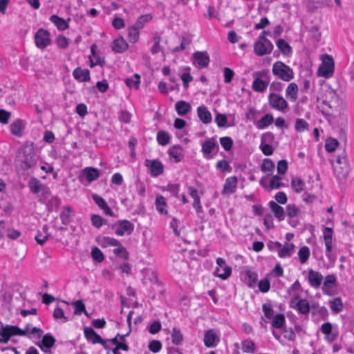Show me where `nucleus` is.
<instances>
[{
  "instance_id": "1",
  "label": "nucleus",
  "mask_w": 354,
  "mask_h": 354,
  "mask_svg": "<svg viewBox=\"0 0 354 354\" xmlns=\"http://www.w3.org/2000/svg\"><path fill=\"white\" fill-rule=\"evenodd\" d=\"M39 158L33 143H26L17 152L15 160L17 171L24 174L33 169L37 166Z\"/></svg>"
},
{
  "instance_id": "2",
  "label": "nucleus",
  "mask_w": 354,
  "mask_h": 354,
  "mask_svg": "<svg viewBox=\"0 0 354 354\" xmlns=\"http://www.w3.org/2000/svg\"><path fill=\"white\" fill-rule=\"evenodd\" d=\"M323 114L326 116L336 118L341 113V100L333 90L327 91L326 99L319 106Z\"/></svg>"
},
{
  "instance_id": "3",
  "label": "nucleus",
  "mask_w": 354,
  "mask_h": 354,
  "mask_svg": "<svg viewBox=\"0 0 354 354\" xmlns=\"http://www.w3.org/2000/svg\"><path fill=\"white\" fill-rule=\"evenodd\" d=\"M30 324H27L26 328L22 330L17 326L4 325L0 322V343H8L10 337L15 335L30 337Z\"/></svg>"
},
{
  "instance_id": "4",
  "label": "nucleus",
  "mask_w": 354,
  "mask_h": 354,
  "mask_svg": "<svg viewBox=\"0 0 354 354\" xmlns=\"http://www.w3.org/2000/svg\"><path fill=\"white\" fill-rule=\"evenodd\" d=\"M272 72L277 77L285 82H290L294 78L293 70L281 61L274 63Z\"/></svg>"
},
{
  "instance_id": "5",
  "label": "nucleus",
  "mask_w": 354,
  "mask_h": 354,
  "mask_svg": "<svg viewBox=\"0 0 354 354\" xmlns=\"http://www.w3.org/2000/svg\"><path fill=\"white\" fill-rule=\"evenodd\" d=\"M322 62L318 69V75L328 78L334 73V60L330 55L327 54L322 55Z\"/></svg>"
},
{
  "instance_id": "6",
  "label": "nucleus",
  "mask_w": 354,
  "mask_h": 354,
  "mask_svg": "<svg viewBox=\"0 0 354 354\" xmlns=\"http://www.w3.org/2000/svg\"><path fill=\"white\" fill-rule=\"evenodd\" d=\"M254 80L252 83V88L254 91L257 92L262 93L266 91V88L268 86L269 81L268 80H263L262 77H268V71H261L254 72L253 74Z\"/></svg>"
},
{
  "instance_id": "7",
  "label": "nucleus",
  "mask_w": 354,
  "mask_h": 354,
  "mask_svg": "<svg viewBox=\"0 0 354 354\" xmlns=\"http://www.w3.org/2000/svg\"><path fill=\"white\" fill-rule=\"evenodd\" d=\"M50 33L44 28H39L35 34V43L40 49H44L50 44Z\"/></svg>"
},
{
  "instance_id": "8",
  "label": "nucleus",
  "mask_w": 354,
  "mask_h": 354,
  "mask_svg": "<svg viewBox=\"0 0 354 354\" xmlns=\"http://www.w3.org/2000/svg\"><path fill=\"white\" fill-rule=\"evenodd\" d=\"M113 229L118 236L129 235L134 230V225L128 220H122L114 224Z\"/></svg>"
},
{
  "instance_id": "9",
  "label": "nucleus",
  "mask_w": 354,
  "mask_h": 354,
  "mask_svg": "<svg viewBox=\"0 0 354 354\" xmlns=\"http://www.w3.org/2000/svg\"><path fill=\"white\" fill-rule=\"evenodd\" d=\"M268 102L272 108L285 112L288 104L287 101L281 96L274 93H270L268 95Z\"/></svg>"
},
{
  "instance_id": "10",
  "label": "nucleus",
  "mask_w": 354,
  "mask_h": 354,
  "mask_svg": "<svg viewBox=\"0 0 354 354\" xmlns=\"http://www.w3.org/2000/svg\"><path fill=\"white\" fill-rule=\"evenodd\" d=\"M216 263L218 267L216 268L214 274L222 279H227L232 274L231 267L228 266L225 259L221 257L216 259Z\"/></svg>"
},
{
  "instance_id": "11",
  "label": "nucleus",
  "mask_w": 354,
  "mask_h": 354,
  "mask_svg": "<svg viewBox=\"0 0 354 354\" xmlns=\"http://www.w3.org/2000/svg\"><path fill=\"white\" fill-rule=\"evenodd\" d=\"M193 64L199 68H206L210 62L206 51H196L193 54Z\"/></svg>"
},
{
  "instance_id": "12",
  "label": "nucleus",
  "mask_w": 354,
  "mask_h": 354,
  "mask_svg": "<svg viewBox=\"0 0 354 354\" xmlns=\"http://www.w3.org/2000/svg\"><path fill=\"white\" fill-rule=\"evenodd\" d=\"M145 165L150 169L151 175L154 177L162 174L164 171L163 165L158 160H146Z\"/></svg>"
},
{
  "instance_id": "13",
  "label": "nucleus",
  "mask_w": 354,
  "mask_h": 354,
  "mask_svg": "<svg viewBox=\"0 0 354 354\" xmlns=\"http://www.w3.org/2000/svg\"><path fill=\"white\" fill-rule=\"evenodd\" d=\"M324 239L326 245V255L328 259H330L332 252V241L333 236V230L331 227H325L323 231Z\"/></svg>"
},
{
  "instance_id": "14",
  "label": "nucleus",
  "mask_w": 354,
  "mask_h": 354,
  "mask_svg": "<svg viewBox=\"0 0 354 354\" xmlns=\"http://www.w3.org/2000/svg\"><path fill=\"white\" fill-rule=\"evenodd\" d=\"M308 281L310 286L314 288H318L323 281L322 274L313 269L308 270Z\"/></svg>"
},
{
  "instance_id": "15",
  "label": "nucleus",
  "mask_w": 354,
  "mask_h": 354,
  "mask_svg": "<svg viewBox=\"0 0 354 354\" xmlns=\"http://www.w3.org/2000/svg\"><path fill=\"white\" fill-rule=\"evenodd\" d=\"M238 179L236 176H231L226 178L222 194H232L236 190Z\"/></svg>"
},
{
  "instance_id": "16",
  "label": "nucleus",
  "mask_w": 354,
  "mask_h": 354,
  "mask_svg": "<svg viewBox=\"0 0 354 354\" xmlns=\"http://www.w3.org/2000/svg\"><path fill=\"white\" fill-rule=\"evenodd\" d=\"M97 46L93 44L91 46V55L89 56L90 66L94 67L97 65L102 66L105 64V60L103 57H101L96 51Z\"/></svg>"
},
{
  "instance_id": "17",
  "label": "nucleus",
  "mask_w": 354,
  "mask_h": 354,
  "mask_svg": "<svg viewBox=\"0 0 354 354\" xmlns=\"http://www.w3.org/2000/svg\"><path fill=\"white\" fill-rule=\"evenodd\" d=\"M55 342V339L50 334H46L41 342L37 344V346L45 353H48L50 348L53 346Z\"/></svg>"
},
{
  "instance_id": "18",
  "label": "nucleus",
  "mask_w": 354,
  "mask_h": 354,
  "mask_svg": "<svg viewBox=\"0 0 354 354\" xmlns=\"http://www.w3.org/2000/svg\"><path fill=\"white\" fill-rule=\"evenodd\" d=\"M84 333L86 339L91 341L93 344L104 342V339L91 327H86Z\"/></svg>"
},
{
  "instance_id": "19",
  "label": "nucleus",
  "mask_w": 354,
  "mask_h": 354,
  "mask_svg": "<svg viewBox=\"0 0 354 354\" xmlns=\"http://www.w3.org/2000/svg\"><path fill=\"white\" fill-rule=\"evenodd\" d=\"M204 344L207 347H214L216 346V343L219 342V338L217 337L216 334L214 332L213 330L210 329L205 332L204 335Z\"/></svg>"
},
{
  "instance_id": "20",
  "label": "nucleus",
  "mask_w": 354,
  "mask_h": 354,
  "mask_svg": "<svg viewBox=\"0 0 354 354\" xmlns=\"http://www.w3.org/2000/svg\"><path fill=\"white\" fill-rule=\"evenodd\" d=\"M129 45L122 37L115 39L111 45L112 50L118 53H122L127 50Z\"/></svg>"
},
{
  "instance_id": "21",
  "label": "nucleus",
  "mask_w": 354,
  "mask_h": 354,
  "mask_svg": "<svg viewBox=\"0 0 354 354\" xmlns=\"http://www.w3.org/2000/svg\"><path fill=\"white\" fill-rule=\"evenodd\" d=\"M82 176H84L88 183H91L99 178L100 171L96 168L88 167L82 171Z\"/></svg>"
},
{
  "instance_id": "22",
  "label": "nucleus",
  "mask_w": 354,
  "mask_h": 354,
  "mask_svg": "<svg viewBox=\"0 0 354 354\" xmlns=\"http://www.w3.org/2000/svg\"><path fill=\"white\" fill-rule=\"evenodd\" d=\"M183 148L180 145H174L168 150L169 157L174 160L175 162H179L183 159L184 155Z\"/></svg>"
},
{
  "instance_id": "23",
  "label": "nucleus",
  "mask_w": 354,
  "mask_h": 354,
  "mask_svg": "<svg viewBox=\"0 0 354 354\" xmlns=\"http://www.w3.org/2000/svg\"><path fill=\"white\" fill-rule=\"evenodd\" d=\"M73 77L79 82H88L91 79L90 71L88 69L76 68L73 72Z\"/></svg>"
},
{
  "instance_id": "24",
  "label": "nucleus",
  "mask_w": 354,
  "mask_h": 354,
  "mask_svg": "<svg viewBox=\"0 0 354 354\" xmlns=\"http://www.w3.org/2000/svg\"><path fill=\"white\" fill-rule=\"evenodd\" d=\"M188 189L189 191V195L194 200V208L196 209L197 213L202 212L203 209L201 204V198L198 194L197 189L194 188L193 187H189Z\"/></svg>"
},
{
  "instance_id": "25",
  "label": "nucleus",
  "mask_w": 354,
  "mask_h": 354,
  "mask_svg": "<svg viewBox=\"0 0 354 354\" xmlns=\"http://www.w3.org/2000/svg\"><path fill=\"white\" fill-rule=\"evenodd\" d=\"M97 243L102 248H107L109 246H116L120 245V241L114 238L109 236H98L97 238Z\"/></svg>"
},
{
  "instance_id": "26",
  "label": "nucleus",
  "mask_w": 354,
  "mask_h": 354,
  "mask_svg": "<svg viewBox=\"0 0 354 354\" xmlns=\"http://www.w3.org/2000/svg\"><path fill=\"white\" fill-rule=\"evenodd\" d=\"M197 113L203 123L209 124L212 122V114L205 106H198Z\"/></svg>"
},
{
  "instance_id": "27",
  "label": "nucleus",
  "mask_w": 354,
  "mask_h": 354,
  "mask_svg": "<svg viewBox=\"0 0 354 354\" xmlns=\"http://www.w3.org/2000/svg\"><path fill=\"white\" fill-rule=\"evenodd\" d=\"M191 105L187 102L179 100L175 104V109L178 115H185L191 111Z\"/></svg>"
},
{
  "instance_id": "28",
  "label": "nucleus",
  "mask_w": 354,
  "mask_h": 354,
  "mask_svg": "<svg viewBox=\"0 0 354 354\" xmlns=\"http://www.w3.org/2000/svg\"><path fill=\"white\" fill-rule=\"evenodd\" d=\"M70 20L71 19L68 18V20L66 21L56 15H53L50 17V21L53 23L59 30H65L67 29L69 26L68 21Z\"/></svg>"
},
{
  "instance_id": "29",
  "label": "nucleus",
  "mask_w": 354,
  "mask_h": 354,
  "mask_svg": "<svg viewBox=\"0 0 354 354\" xmlns=\"http://www.w3.org/2000/svg\"><path fill=\"white\" fill-rule=\"evenodd\" d=\"M269 207L273 212L274 216L277 218L279 221H282L284 219L285 212L281 206L278 205L274 201H270Z\"/></svg>"
},
{
  "instance_id": "30",
  "label": "nucleus",
  "mask_w": 354,
  "mask_h": 354,
  "mask_svg": "<svg viewBox=\"0 0 354 354\" xmlns=\"http://www.w3.org/2000/svg\"><path fill=\"white\" fill-rule=\"evenodd\" d=\"M297 84L295 82L289 84L286 91V96L288 98H289L292 102H295L297 99Z\"/></svg>"
},
{
  "instance_id": "31",
  "label": "nucleus",
  "mask_w": 354,
  "mask_h": 354,
  "mask_svg": "<svg viewBox=\"0 0 354 354\" xmlns=\"http://www.w3.org/2000/svg\"><path fill=\"white\" fill-rule=\"evenodd\" d=\"M24 129V124L23 121L20 119L16 120L10 124L12 133L17 137L21 136Z\"/></svg>"
},
{
  "instance_id": "32",
  "label": "nucleus",
  "mask_w": 354,
  "mask_h": 354,
  "mask_svg": "<svg viewBox=\"0 0 354 354\" xmlns=\"http://www.w3.org/2000/svg\"><path fill=\"white\" fill-rule=\"evenodd\" d=\"M273 122V115L271 113H266L257 122L256 126L259 129H263L270 125Z\"/></svg>"
},
{
  "instance_id": "33",
  "label": "nucleus",
  "mask_w": 354,
  "mask_h": 354,
  "mask_svg": "<svg viewBox=\"0 0 354 354\" xmlns=\"http://www.w3.org/2000/svg\"><path fill=\"white\" fill-rule=\"evenodd\" d=\"M295 245L293 243H286L283 248L279 250L278 255L280 258L290 257L294 252Z\"/></svg>"
},
{
  "instance_id": "34",
  "label": "nucleus",
  "mask_w": 354,
  "mask_h": 354,
  "mask_svg": "<svg viewBox=\"0 0 354 354\" xmlns=\"http://www.w3.org/2000/svg\"><path fill=\"white\" fill-rule=\"evenodd\" d=\"M48 226L44 225L42 231H39L37 234L35 236V241L39 245H43L50 236V234L48 233Z\"/></svg>"
},
{
  "instance_id": "35",
  "label": "nucleus",
  "mask_w": 354,
  "mask_h": 354,
  "mask_svg": "<svg viewBox=\"0 0 354 354\" xmlns=\"http://www.w3.org/2000/svg\"><path fill=\"white\" fill-rule=\"evenodd\" d=\"M72 305L74 306V314L75 315H81L82 313H84L87 317H89L86 310V306L83 303L82 300H77L73 302Z\"/></svg>"
},
{
  "instance_id": "36",
  "label": "nucleus",
  "mask_w": 354,
  "mask_h": 354,
  "mask_svg": "<svg viewBox=\"0 0 354 354\" xmlns=\"http://www.w3.org/2000/svg\"><path fill=\"white\" fill-rule=\"evenodd\" d=\"M274 168V164L272 160L266 158L263 160V162L261 165V170L265 173H268L266 176L272 175Z\"/></svg>"
},
{
  "instance_id": "37",
  "label": "nucleus",
  "mask_w": 354,
  "mask_h": 354,
  "mask_svg": "<svg viewBox=\"0 0 354 354\" xmlns=\"http://www.w3.org/2000/svg\"><path fill=\"white\" fill-rule=\"evenodd\" d=\"M295 308H297L300 313L306 315L309 313L310 306L309 303L306 299H299L295 306H293Z\"/></svg>"
},
{
  "instance_id": "38",
  "label": "nucleus",
  "mask_w": 354,
  "mask_h": 354,
  "mask_svg": "<svg viewBox=\"0 0 354 354\" xmlns=\"http://www.w3.org/2000/svg\"><path fill=\"white\" fill-rule=\"evenodd\" d=\"M156 209L158 210V212L159 213L162 214H167V210L165 208L167 206V203H166V201H165V198L164 196L160 195L156 197Z\"/></svg>"
},
{
  "instance_id": "39",
  "label": "nucleus",
  "mask_w": 354,
  "mask_h": 354,
  "mask_svg": "<svg viewBox=\"0 0 354 354\" xmlns=\"http://www.w3.org/2000/svg\"><path fill=\"white\" fill-rule=\"evenodd\" d=\"M241 348L244 353H254L256 349L254 342L251 339H245L241 342Z\"/></svg>"
},
{
  "instance_id": "40",
  "label": "nucleus",
  "mask_w": 354,
  "mask_h": 354,
  "mask_svg": "<svg viewBox=\"0 0 354 354\" xmlns=\"http://www.w3.org/2000/svg\"><path fill=\"white\" fill-rule=\"evenodd\" d=\"M329 306L335 313H340L343 309V304L340 297H336L329 301Z\"/></svg>"
},
{
  "instance_id": "41",
  "label": "nucleus",
  "mask_w": 354,
  "mask_h": 354,
  "mask_svg": "<svg viewBox=\"0 0 354 354\" xmlns=\"http://www.w3.org/2000/svg\"><path fill=\"white\" fill-rule=\"evenodd\" d=\"M151 19L152 16L150 14L141 15L138 18L136 22L133 25V26L140 30L145 26L146 23L150 21Z\"/></svg>"
},
{
  "instance_id": "42",
  "label": "nucleus",
  "mask_w": 354,
  "mask_h": 354,
  "mask_svg": "<svg viewBox=\"0 0 354 354\" xmlns=\"http://www.w3.org/2000/svg\"><path fill=\"white\" fill-rule=\"evenodd\" d=\"M216 146V143L213 139H207L202 145V152L205 155L209 154L213 151Z\"/></svg>"
},
{
  "instance_id": "43",
  "label": "nucleus",
  "mask_w": 354,
  "mask_h": 354,
  "mask_svg": "<svg viewBox=\"0 0 354 354\" xmlns=\"http://www.w3.org/2000/svg\"><path fill=\"white\" fill-rule=\"evenodd\" d=\"M156 138L159 145L165 146L170 142L171 137L167 132L165 131H160L157 133Z\"/></svg>"
},
{
  "instance_id": "44",
  "label": "nucleus",
  "mask_w": 354,
  "mask_h": 354,
  "mask_svg": "<svg viewBox=\"0 0 354 354\" xmlns=\"http://www.w3.org/2000/svg\"><path fill=\"white\" fill-rule=\"evenodd\" d=\"M171 342L174 345H179L183 340V336L180 329L174 328L171 334Z\"/></svg>"
},
{
  "instance_id": "45",
  "label": "nucleus",
  "mask_w": 354,
  "mask_h": 354,
  "mask_svg": "<svg viewBox=\"0 0 354 354\" xmlns=\"http://www.w3.org/2000/svg\"><path fill=\"white\" fill-rule=\"evenodd\" d=\"M73 210L70 207H64L63 211L60 214V218L62 224L66 225L71 221V217L72 215Z\"/></svg>"
},
{
  "instance_id": "46",
  "label": "nucleus",
  "mask_w": 354,
  "mask_h": 354,
  "mask_svg": "<svg viewBox=\"0 0 354 354\" xmlns=\"http://www.w3.org/2000/svg\"><path fill=\"white\" fill-rule=\"evenodd\" d=\"M140 30L133 26L128 28V39L131 43H136L139 39Z\"/></svg>"
},
{
  "instance_id": "47",
  "label": "nucleus",
  "mask_w": 354,
  "mask_h": 354,
  "mask_svg": "<svg viewBox=\"0 0 354 354\" xmlns=\"http://www.w3.org/2000/svg\"><path fill=\"white\" fill-rule=\"evenodd\" d=\"M254 51L259 56H263L269 54L268 50L265 47L262 41H257L254 45Z\"/></svg>"
},
{
  "instance_id": "48",
  "label": "nucleus",
  "mask_w": 354,
  "mask_h": 354,
  "mask_svg": "<svg viewBox=\"0 0 354 354\" xmlns=\"http://www.w3.org/2000/svg\"><path fill=\"white\" fill-rule=\"evenodd\" d=\"M246 276V283L248 287L252 288L254 287L257 281V274L254 272H252L250 270H248L245 272Z\"/></svg>"
},
{
  "instance_id": "49",
  "label": "nucleus",
  "mask_w": 354,
  "mask_h": 354,
  "mask_svg": "<svg viewBox=\"0 0 354 354\" xmlns=\"http://www.w3.org/2000/svg\"><path fill=\"white\" fill-rule=\"evenodd\" d=\"M277 46L283 55H289L292 52L290 46L283 39L277 41Z\"/></svg>"
},
{
  "instance_id": "50",
  "label": "nucleus",
  "mask_w": 354,
  "mask_h": 354,
  "mask_svg": "<svg viewBox=\"0 0 354 354\" xmlns=\"http://www.w3.org/2000/svg\"><path fill=\"white\" fill-rule=\"evenodd\" d=\"M286 322L285 316L283 314L276 315L272 322V326L275 328H281Z\"/></svg>"
},
{
  "instance_id": "51",
  "label": "nucleus",
  "mask_w": 354,
  "mask_h": 354,
  "mask_svg": "<svg viewBox=\"0 0 354 354\" xmlns=\"http://www.w3.org/2000/svg\"><path fill=\"white\" fill-rule=\"evenodd\" d=\"M28 186L32 193L37 194L41 191V183L37 178H32L30 180Z\"/></svg>"
},
{
  "instance_id": "52",
  "label": "nucleus",
  "mask_w": 354,
  "mask_h": 354,
  "mask_svg": "<svg viewBox=\"0 0 354 354\" xmlns=\"http://www.w3.org/2000/svg\"><path fill=\"white\" fill-rule=\"evenodd\" d=\"M291 186L295 192L299 193L304 190L305 183L300 178H295L291 180Z\"/></svg>"
},
{
  "instance_id": "53",
  "label": "nucleus",
  "mask_w": 354,
  "mask_h": 354,
  "mask_svg": "<svg viewBox=\"0 0 354 354\" xmlns=\"http://www.w3.org/2000/svg\"><path fill=\"white\" fill-rule=\"evenodd\" d=\"M298 256L300 263L302 264L305 263L310 257L309 248L307 246L301 247L298 252Z\"/></svg>"
},
{
  "instance_id": "54",
  "label": "nucleus",
  "mask_w": 354,
  "mask_h": 354,
  "mask_svg": "<svg viewBox=\"0 0 354 354\" xmlns=\"http://www.w3.org/2000/svg\"><path fill=\"white\" fill-rule=\"evenodd\" d=\"M117 247L113 250V253L123 259H127L129 258V252L127 250V249L122 245V243L120 242V245H116Z\"/></svg>"
},
{
  "instance_id": "55",
  "label": "nucleus",
  "mask_w": 354,
  "mask_h": 354,
  "mask_svg": "<svg viewBox=\"0 0 354 354\" xmlns=\"http://www.w3.org/2000/svg\"><path fill=\"white\" fill-rule=\"evenodd\" d=\"M281 180H282V178L279 176H278V175L273 176L270 180V183H269L270 189H271V190H272V189H279L280 187H281L283 186V183H282Z\"/></svg>"
},
{
  "instance_id": "56",
  "label": "nucleus",
  "mask_w": 354,
  "mask_h": 354,
  "mask_svg": "<svg viewBox=\"0 0 354 354\" xmlns=\"http://www.w3.org/2000/svg\"><path fill=\"white\" fill-rule=\"evenodd\" d=\"M140 82V77L138 74H135L133 77L127 78L125 80L126 84L130 88L135 87L136 88H138Z\"/></svg>"
},
{
  "instance_id": "57",
  "label": "nucleus",
  "mask_w": 354,
  "mask_h": 354,
  "mask_svg": "<svg viewBox=\"0 0 354 354\" xmlns=\"http://www.w3.org/2000/svg\"><path fill=\"white\" fill-rule=\"evenodd\" d=\"M338 141L334 138H328L325 144V149L328 152H333L338 146Z\"/></svg>"
},
{
  "instance_id": "58",
  "label": "nucleus",
  "mask_w": 354,
  "mask_h": 354,
  "mask_svg": "<svg viewBox=\"0 0 354 354\" xmlns=\"http://www.w3.org/2000/svg\"><path fill=\"white\" fill-rule=\"evenodd\" d=\"M216 168L222 172L230 171L232 169L230 165L225 160H218L216 164Z\"/></svg>"
},
{
  "instance_id": "59",
  "label": "nucleus",
  "mask_w": 354,
  "mask_h": 354,
  "mask_svg": "<svg viewBox=\"0 0 354 354\" xmlns=\"http://www.w3.org/2000/svg\"><path fill=\"white\" fill-rule=\"evenodd\" d=\"M308 124L304 120L298 118L295 121V129L297 131L302 132L307 130Z\"/></svg>"
},
{
  "instance_id": "60",
  "label": "nucleus",
  "mask_w": 354,
  "mask_h": 354,
  "mask_svg": "<svg viewBox=\"0 0 354 354\" xmlns=\"http://www.w3.org/2000/svg\"><path fill=\"white\" fill-rule=\"evenodd\" d=\"M220 143L225 151H229L232 147L233 140L230 137H222L220 138Z\"/></svg>"
},
{
  "instance_id": "61",
  "label": "nucleus",
  "mask_w": 354,
  "mask_h": 354,
  "mask_svg": "<svg viewBox=\"0 0 354 354\" xmlns=\"http://www.w3.org/2000/svg\"><path fill=\"white\" fill-rule=\"evenodd\" d=\"M91 256L93 259L97 262H102L104 259L103 253L97 247H95L92 249Z\"/></svg>"
},
{
  "instance_id": "62",
  "label": "nucleus",
  "mask_w": 354,
  "mask_h": 354,
  "mask_svg": "<svg viewBox=\"0 0 354 354\" xmlns=\"http://www.w3.org/2000/svg\"><path fill=\"white\" fill-rule=\"evenodd\" d=\"M258 287L261 292L266 293L268 292L270 288V283L269 279H268L267 278L261 279L259 282Z\"/></svg>"
},
{
  "instance_id": "63",
  "label": "nucleus",
  "mask_w": 354,
  "mask_h": 354,
  "mask_svg": "<svg viewBox=\"0 0 354 354\" xmlns=\"http://www.w3.org/2000/svg\"><path fill=\"white\" fill-rule=\"evenodd\" d=\"M286 212L289 217L293 218L297 215L299 209L295 204H288L286 207Z\"/></svg>"
},
{
  "instance_id": "64",
  "label": "nucleus",
  "mask_w": 354,
  "mask_h": 354,
  "mask_svg": "<svg viewBox=\"0 0 354 354\" xmlns=\"http://www.w3.org/2000/svg\"><path fill=\"white\" fill-rule=\"evenodd\" d=\"M91 222L93 225L97 228H100L105 223V220L99 215L93 214L91 216Z\"/></svg>"
}]
</instances>
